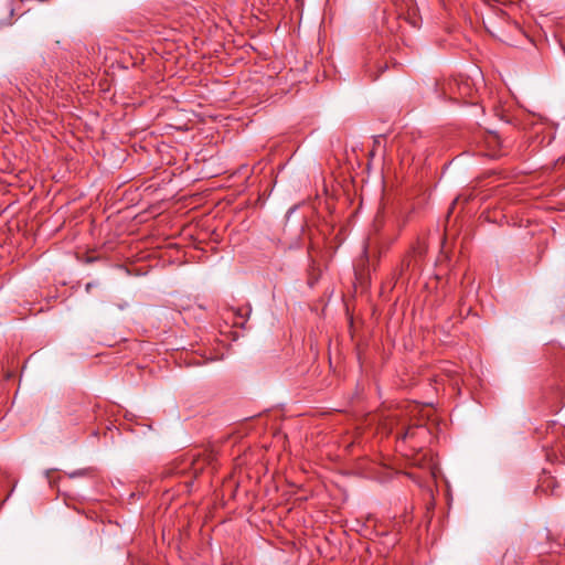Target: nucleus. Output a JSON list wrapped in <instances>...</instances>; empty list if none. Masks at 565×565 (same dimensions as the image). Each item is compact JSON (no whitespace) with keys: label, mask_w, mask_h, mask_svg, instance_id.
Masks as SVG:
<instances>
[{"label":"nucleus","mask_w":565,"mask_h":565,"mask_svg":"<svg viewBox=\"0 0 565 565\" xmlns=\"http://www.w3.org/2000/svg\"><path fill=\"white\" fill-rule=\"evenodd\" d=\"M192 463H193V470L196 473L199 471V468L196 467V465L199 463V460H193Z\"/></svg>","instance_id":"20e7f679"},{"label":"nucleus","mask_w":565,"mask_h":565,"mask_svg":"<svg viewBox=\"0 0 565 565\" xmlns=\"http://www.w3.org/2000/svg\"><path fill=\"white\" fill-rule=\"evenodd\" d=\"M484 2H487L489 6H495V4H502V6H508V4H514L516 2H519V0H484Z\"/></svg>","instance_id":"7ed1b4c3"},{"label":"nucleus","mask_w":565,"mask_h":565,"mask_svg":"<svg viewBox=\"0 0 565 565\" xmlns=\"http://www.w3.org/2000/svg\"><path fill=\"white\" fill-rule=\"evenodd\" d=\"M418 433H426V428L424 426L408 427L402 435V438L405 440L407 438L414 437Z\"/></svg>","instance_id":"f03ea898"},{"label":"nucleus","mask_w":565,"mask_h":565,"mask_svg":"<svg viewBox=\"0 0 565 565\" xmlns=\"http://www.w3.org/2000/svg\"><path fill=\"white\" fill-rule=\"evenodd\" d=\"M450 98L454 100H461L463 103L468 102V98L471 94V86L468 79H458L454 78L449 81L448 88Z\"/></svg>","instance_id":"f257e3e1"},{"label":"nucleus","mask_w":565,"mask_h":565,"mask_svg":"<svg viewBox=\"0 0 565 565\" xmlns=\"http://www.w3.org/2000/svg\"><path fill=\"white\" fill-rule=\"evenodd\" d=\"M89 289H92V284L86 285V290L89 291Z\"/></svg>","instance_id":"39448f33"}]
</instances>
